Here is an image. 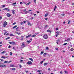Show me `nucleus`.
<instances>
[{"label":"nucleus","mask_w":74,"mask_h":74,"mask_svg":"<svg viewBox=\"0 0 74 74\" xmlns=\"http://www.w3.org/2000/svg\"><path fill=\"white\" fill-rule=\"evenodd\" d=\"M43 38L45 39H47L48 38V36L47 35H44L43 36Z\"/></svg>","instance_id":"f03ea898"},{"label":"nucleus","mask_w":74,"mask_h":74,"mask_svg":"<svg viewBox=\"0 0 74 74\" xmlns=\"http://www.w3.org/2000/svg\"><path fill=\"white\" fill-rule=\"evenodd\" d=\"M5 7V5H2V7H3V8L4 7Z\"/></svg>","instance_id":"c03bdc74"},{"label":"nucleus","mask_w":74,"mask_h":74,"mask_svg":"<svg viewBox=\"0 0 74 74\" xmlns=\"http://www.w3.org/2000/svg\"><path fill=\"white\" fill-rule=\"evenodd\" d=\"M10 38L9 37H8L7 38H6L5 40H8V39H10Z\"/></svg>","instance_id":"f3484780"},{"label":"nucleus","mask_w":74,"mask_h":74,"mask_svg":"<svg viewBox=\"0 0 74 74\" xmlns=\"http://www.w3.org/2000/svg\"><path fill=\"white\" fill-rule=\"evenodd\" d=\"M3 10V11H6V10H8V11H10V9L7 8H5Z\"/></svg>","instance_id":"20e7f679"},{"label":"nucleus","mask_w":74,"mask_h":74,"mask_svg":"<svg viewBox=\"0 0 74 74\" xmlns=\"http://www.w3.org/2000/svg\"><path fill=\"white\" fill-rule=\"evenodd\" d=\"M27 64H32V62L31 61H28V62H27Z\"/></svg>","instance_id":"39448f33"},{"label":"nucleus","mask_w":74,"mask_h":74,"mask_svg":"<svg viewBox=\"0 0 74 74\" xmlns=\"http://www.w3.org/2000/svg\"><path fill=\"white\" fill-rule=\"evenodd\" d=\"M29 59L32 61V62H33V60L32 58H30Z\"/></svg>","instance_id":"2eb2a0df"},{"label":"nucleus","mask_w":74,"mask_h":74,"mask_svg":"<svg viewBox=\"0 0 74 74\" xmlns=\"http://www.w3.org/2000/svg\"><path fill=\"white\" fill-rule=\"evenodd\" d=\"M20 68H21V67H22V66L21 65H19Z\"/></svg>","instance_id":"a19ab883"},{"label":"nucleus","mask_w":74,"mask_h":74,"mask_svg":"<svg viewBox=\"0 0 74 74\" xmlns=\"http://www.w3.org/2000/svg\"><path fill=\"white\" fill-rule=\"evenodd\" d=\"M62 73H63V72H62V71H61L60 72V74H62Z\"/></svg>","instance_id":"0e129e2a"},{"label":"nucleus","mask_w":74,"mask_h":74,"mask_svg":"<svg viewBox=\"0 0 74 74\" xmlns=\"http://www.w3.org/2000/svg\"><path fill=\"white\" fill-rule=\"evenodd\" d=\"M1 58H3V59H5V57H4V56H2Z\"/></svg>","instance_id":"cd10ccee"},{"label":"nucleus","mask_w":74,"mask_h":74,"mask_svg":"<svg viewBox=\"0 0 74 74\" xmlns=\"http://www.w3.org/2000/svg\"><path fill=\"white\" fill-rule=\"evenodd\" d=\"M26 46H25V43L23 42L21 45V48H24V47H25Z\"/></svg>","instance_id":"7ed1b4c3"},{"label":"nucleus","mask_w":74,"mask_h":74,"mask_svg":"<svg viewBox=\"0 0 74 74\" xmlns=\"http://www.w3.org/2000/svg\"><path fill=\"white\" fill-rule=\"evenodd\" d=\"M0 60L2 62H3V61H4V60H3V59H0Z\"/></svg>","instance_id":"393cba45"},{"label":"nucleus","mask_w":74,"mask_h":74,"mask_svg":"<svg viewBox=\"0 0 74 74\" xmlns=\"http://www.w3.org/2000/svg\"><path fill=\"white\" fill-rule=\"evenodd\" d=\"M6 53V51H3L1 52V54H3V53Z\"/></svg>","instance_id":"4468645a"},{"label":"nucleus","mask_w":74,"mask_h":74,"mask_svg":"<svg viewBox=\"0 0 74 74\" xmlns=\"http://www.w3.org/2000/svg\"><path fill=\"white\" fill-rule=\"evenodd\" d=\"M27 42L28 44H29V43H30L31 41L30 40H27Z\"/></svg>","instance_id":"a211bd4d"},{"label":"nucleus","mask_w":74,"mask_h":74,"mask_svg":"<svg viewBox=\"0 0 74 74\" xmlns=\"http://www.w3.org/2000/svg\"><path fill=\"white\" fill-rule=\"evenodd\" d=\"M48 71H50L51 70V69H50V68H49L48 69Z\"/></svg>","instance_id":"6e6d98bb"},{"label":"nucleus","mask_w":74,"mask_h":74,"mask_svg":"<svg viewBox=\"0 0 74 74\" xmlns=\"http://www.w3.org/2000/svg\"><path fill=\"white\" fill-rule=\"evenodd\" d=\"M34 1V2L35 3H36V0H33Z\"/></svg>","instance_id":"49530a36"},{"label":"nucleus","mask_w":74,"mask_h":74,"mask_svg":"<svg viewBox=\"0 0 74 74\" xmlns=\"http://www.w3.org/2000/svg\"><path fill=\"white\" fill-rule=\"evenodd\" d=\"M36 35L34 34L32 36H31V37H36Z\"/></svg>","instance_id":"412c9836"},{"label":"nucleus","mask_w":74,"mask_h":74,"mask_svg":"<svg viewBox=\"0 0 74 74\" xmlns=\"http://www.w3.org/2000/svg\"><path fill=\"white\" fill-rule=\"evenodd\" d=\"M35 34H36V35H37L38 34H39V33L38 32H37V33H35Z\"/></svg>","instance_id":"7c9ffc66"},{"label":"nucleus","mask_w":74,"mask_h":74,"mask_svg":"<svg viewBox=\"0 0 74 74\" xmlns=\"http://www.w3.org/2000/svg\"><path fill=\"white\" fill-rule=\"evenodd\" d=\"M15 24H16V22H15V23H13V25H15Z\"/></svg>","instance_id":"864d4df0"},{"label":"nucleus","mask_w":74,"mask_h":74,"mask_svg":"<svg viewBox=\"0 0 74 74\" xmlns=\"http://www.w3.org/2000/svg\"><path fill=\"white\" fill-rule=\"evenodd\" d=\"M24 27H21V29H23V30H24Z\"/></svg>","instance_id":"603ef678"},{"label":"nucleus","mask_w":74,"mask_h":74,"mask_svg":"<svg viewBox=\"0 0 74 74\" xmlns=\"http://www.w3.org/2000/svg\"><path fill=\"white\" fill-rule=\"evenodd\" d=\"M15 42H12V45H15Z\"/></svg>","instance_id":"dca6fc26"},{"label":"nucleus","mask_w":74,"mask_h":74,"mask_svg":"<svg viewBox=\"0 0 74 74\" xmlns=\"http://www.w3.org/2000/svg\"><path fill=\"white\" fill-rule=\"evenodd\" d=\"M41 70H38L37 71V72H40Z\"/></svg>","instance_id":"a18cd8bd"},{"label":"nucleus","mask_w":74,"mask_h":74,"mask_svg":"<svg viewBox=\"0 0 74 74\" xmlns=\"http://www.w3.org/2000/svg\"><path fill=\"white\" fill-rule=\"evenodd\" d=\"M12 70L13 71H14V70H15L16 69L15 68H13Z\"/></svg>","instance_id":"f704fd0d"},{"label":"nucleus","mask_w":74,"mask_h":74,"mask_svg":"<svg viewBox=\"0 0 74 74\" xmlns=\"http://www.w3.org/2000/svg\"><path fill=\"white\" fill-rule=\"evenodd\" d=\"M48 64V63H45L44 64V66H46Z\"/></svg>","instance_id":"1a4fd4ad"},{"label":"nucleus","mask_w":74,"mask_h":74,"mask_svg":"<svg viewBox=\"0 0 74 74\" xmlns=\"http://www.w3.org/2000/svg\"><path fill=\"white\" fill-rule=\"evenodd\" d=\"M71 21L70 20H68V24H70V22Z\"/></svg>","instance_id":"5701e85b"},{"label":"nucleus","mask_w":74,"mask_h":74,"mask_svg":"<svg viewBox=\"0 0 74 74\" xmlns=\"http://www.w3.org/2000/svg\"><path fill=\"white\" fill-rule=\"evenodd\" d=\"M48 15H49V14L48 13H47V14H46L45 15V17H47V16H48Z\"/></svg>","instance_id":"9d476101"},{"label":"nucleus","mask_w":74,"mask_h":74,"mask_svg":"<svg viewBox=\"0 0 74 74\" xmlns=\"http://www.w3.org/2000/svg\"><path fill=\"white\" fill-rule=\"evenodd\" d=\"M16 4V3H13V5H15V4Z\"/></svg>","instance_id":"79ce46f5"},{"label":"nucleus","mask_w":74,"mask_h":74,"mask_svg":"<svg viewBox=\"0 0 74 74\" xmlns=\"http://www.w3.org/2000/svg\"><path fill=\"white\" fill-rule=\"evenodd\" d=\"M45 20H46V21H48V18H45Z\"/></svg>","instance_id":"13d9d810"},{"label":"nucleus","mask_w":74,"mask_h":74,"mask_svg":"<svg viewBox=\"0 0 74 74\" xmlns=\"http://www.w3.org/2000/svg\"><path fill=\"white\" fill-rule=\"evenodd\" d=\"M10 67H14V65H10Z\"/></svg>","instance_id":"c756f323"},{"label":"nucleus","mask_w":74,"mask_h":74,"mask_svg":"<svg viewBox=\"0 0 74 74\" xmlns=\"http://www.w3.org/2000/svg\"><path fill=\"white\" fill-rule=\"evenodd\" d=\"M67 43H66L64 44L63 45H67Z\"/></svg>","instance_id":"a878e982"},{"label":"nucleus","mask_w":74,"mask_h":74,"mask_svg":"<svg viewBox=\"0 0 74 74\" xmlns=\"http://www.w3.org/2000/svg\"><path fill=\"white\" fill-rule=\"evenodd\" d=\"M70 40V38H69V39H68L67 40V41L68 42V41H69Z\"/></svg>","instance_id":"473e14b6"},{"label":"nucleus","mask_w":74,"mask_h":74,"mask_svg":"<svg viewBox=\"0 0 74 74\" xmlns=\"http://www.w3.org/2000/svg\"><path fill=\"white\" fill-rule=\"evenodd\" d=\"M12 69H13V68H11V69H10V70H11V71H12L13 70Z\"/></svg>","instance_id":"680f3d73"},{"label":"nucleus","mask_w":74,"mask_h":74,"mask_svg":"<svg viewBox=\"0 0 74 74\" xmlns=\"http://www.w3.org/2000/svg\"><path fill=\"white\" fill-rule=\"evenodd\" d=\"M15 33H16V34H18V35H20V34H21V33H18L17 32H15Z\"/></svg>","instance_id":"6e6552de"},{"label":"nucleus","mask_w":74,"mask_h":74,"mask_svg":"<svg viewBox=\"0 0 74 74\" xmlns=\"http://www.w3.org/2000/svg\"><path fill=\"white\" fill-rule=\"evenodd\" d=\"M43 62H44L43 61H42L41 62H40V64H42V63H43Z\"/></svg>","instance_id":"8fccbe9b"},{"label":"nucleus","mask_w":74,"mask_h":74,"mask_svg":"<svg viewBox=\"0 0 74 74\" xmlns=\"http://www.w3.org/2000/svg\"><path fill=\"white\" fill-rule=\"evenodd\" d=\"M27 13H29V11H26L25 12V14H27Z\"/></svg>","instance_id":"f8f14e48"},{"label":"nucleus","mask_w":74,"mask_h":74,"mask_svg":"<svg viewBox=\"0 0 74 74\" xmlns=\"http://www.w3.org/2000/svg\"><path fill=\"white\" fill-rule=\"evenodd\" d=\"M7 33V32H5L4 34V35H5Z\"/></svg>","instance_id":"72a5a7b5"},{"label":"nucleus","mask_w":74,"mask_h":74,"mask_svg":"<svg viewBox=\"0 0 74 74\" xmlns=\"http://www.w3.org/2000/svg\"><path fill=\"white\" fill-rule=\"evenodd\" d=\"M8 61H5L4 62V63H8Z\"/></svg>","instance_id":"bb28decb"},{"label":"nucleus","mask_w":74,"mask_h":74,"mask_svg":"<svg viewBox=\"0 0 74 74\" xmlns=\"http://www.w3.org/2000/svg\"><path fill=\"white\" fill-rule=\"evenodd\" d=\"M30 4V2H29V3H27L26 4V5H29Z\"/></svg>","instance_id":"6ab92c4d"},{"label":"nucleus","mask_w":74,"mask_h":74,"mask_svg":"<svg viewBox=\"0 0 74 74\" xmlns=\"http://www.w3.org/2000/svg\"><path fill=\"white\" fill-rule=\"evenodd\" d=\"M63 14H64V13H63ZM61 15H62V16H64V15H65V14H61Z\"/></svg>","instance_id":"c85d7f7f"},{"label":"nucleus","mask_w":74,"mask_h":74,"mask_svg":"<svg viewBox=\"0 0 74 74\" xmlns=\"http://www.w3.org/2000/svg\"><path fill=\"white\" fill-rule=\"evenodd\" d=\"M48 27V25H46L45 26V27L46 29L47 28V27Z\"/></svg>","instance_id":"aec40b11"},{"label":"nucleus","mask_w":74,"mask_h":74,"mask_svg":"<svg viewBox=\"0 0 74 74\" xmlns=\"http://www.w3.org/2000/svg\"><path fill=\"white\" fill-rule=\"evenodd\" d=\"M10 36H12V34H10Z\"/></svg>","instance_id":"bf43d9fd"},{"label":"nucleus","mask_w":74,"mask_h":74,"mask_svg":"<svg viewBox=\"0 0 74 74\" xmlns=\"http://www.w3.org/2000/svg\"><path fill=\"white\" fill-rule=\"evenodd\" d=\"M46 49H47V50H48V49H49L48 48V47H46Z\"/></svg>","instance_id":"09e8293b"},{"label":"nucleus","mask_w":74,"mask_h":74,"mask_svg":"<svg viewBox=\"0 0 74 74\" xmlns=\"http://www.w3.org/2000/svg\"><path fill=\"white\" fill-rule=\"evenodd\" d=\"M8 47V48H11V46L9 45Z\"/></svg>","instance_id":"de8ad7c7"},{"label":"nucleus","mask_w":74,"mask_h":74,"mask_svg":"<svg viewBox=\"0 0 74 74\" xmlns=\"http://www.w3.org/2000/svg\"><path fill=\"white\" fill-rule=\"evenodd\" d=\"M74 50V49L73 48H72L71 49V51H73Z\"/></svg>","instance_id":"b1692460"},{"label":"nucleus","mask_w":74,"mask_h":74,"mask_svg":"<svg viewBox=\"0 0 74 74\" xmlns=\"http://www.w3.org/2000/svg\"><path fill=\"white\" fill-rule=\"evenodd\" d=\"M2 44V42H0V44Z\"/></svg>","instance_id":"69168bd1"},{"label":"nucleus","mask_w":74,"mask_h":74,"mask_svg":"<svg viewBox=\"0 0 74 74\" xmlns=\"http://www.w3.org/2000/svg\"><path fill=\"white\" fill-rule=\"evenodd\" d=\"M57 8V7L56 6V5L55 7L54 8L55 9H56Z\"/></svg>","instance_id":"4c0bfd02"},{"label":"nucleus","mask_w":74,"mask_h":74,"mask_svg":"<svg viewBox=\"0 0 74 74\" xmlns=\"http://www.w3.org/2000/svg\"><path fill=\"white\" fill-rule=\"evenodd\" d=\"M47 32H48L49 33H51V31H50L48 29L47 30Z\"/></svg>","instance_id":"ddd939ff"},{"label":"nucleus","mask_w":74,"mask_h":74,"mask_svg":"<svg viewBox=\"0 0 74 74\" xmlns=\"http://www.w3.org/2000/svg\"><path fill=\"white\" fill-rule=\"evenodd\" d=\"M2 19V17L1 16H0V20H1Z\"/></svg>","instance_id":"ea45409f"},{"label":"nucleus","mask_w":74,"mask_h":74,"mask_svg":"<svg viewBox=\"0 0 74 74\" xmlns=\"http://www.w3.org/2000/svg\"><path fill=\"white\" fill-rule=\"evenodd\" d=\"M72 5H74V3H72Z\"/></svg>","instance_id":"774afa93"},{"label":"nucleus","mask_w":74,"mask_h":74,"mask_svg":"<svg viewBox=\"0 0 74 74\" xmlns=\"http://www.w3.org/2000/svg\"><path fill=\"white\" fill-rule=\"evenodd\" d=\"M9 44H12V42H9Z\"/></svg>","instance_id":"e433bc0d"},{"label":"nucleus","mask_w":74,"mask_h":74,"mask_svg":"<svg viewBox=\"0 0 74 74\" xmlns=\"http://www.w3.org/2000/svg\"><path fill=\"white\" fill-rule=\"evenodd\" d=\"M11 14H10L8 13H7V16L8 17H10V16H11Z\"/></svg>","instance_id":"0eeeda50"},{"label":"nucleus","mask_w":74,"mask_h":74,"mask_svg":"<svg viewBox=\"0 0 74 74\" xmlns=\"http://www.w3.org/2000/svg\"><path fill=\"white\" fill-rule=\"evenodd\" d=\"M23 22L21 23V25H23Z\"/></svg>","instance_id":"5fc2aeb1"},{"label":"nucleus","mask_w":74,"mask_h":74,"mask_svg":"<svg viewBox=\"0 0 74 74\" xmlns=\"http://www.w3.org/2000/svg\"><path fill=\"white\" fill-rule=\"evenodd\" d=\"M17 27V25H15L14 27H13V29H15L16 27Z\"/></svg>","instance_id":"4be33fe9"},{"label":"nucleus","mask_w":74,"mask_h":74,"mask_svg":"<svg viewBox=\"0 0 74 74\" xmlns=\"http://www.w3.org/2000/svg\"><path fill=\"white\" fill-rule=\"evenodd\" d=\"M7 67V65H1V67Z\"/></svg>","instance_id":"423d86ee"},{"label":"nucleus","mask_w":74,"mask_h":74,"mask_svg":"<svg viewBox=\"0 0 74 74\" xmlns=\"http://www.w3.org/2000/svg\"><path fill=\"white\" fill-rule=\"evenodd\" d=\"M58 42H60V40H58Z\"/></svg>","instance_id":"4d7b16f0"},{"label":"nucleus","mask_w":74,"mask_h":74,"mask_svg":"<svg viewBox=\"0 0 74 74\" xmlns=\"http://www.w3.org/2000/svg\"><path fill=\"white\" fill-rule=\"evenodd\" d=\"M58 28H56V30H58Z\"/></svg>","instance_id":"3c124183"},{"label":"nucleus","mask_w":74,"mask_h":74,"mask_svg":"<svg viewBox=\"0 0 74 74\" xmlns=\"http://www.w3.org/2000/svg\"><path fill=\"white\" fill-rule=\"evenodd\" d=\"M34 18L33 17H32L31 18H30V19H31V20H32V19H33Z\"/></svg>","instance_id":"c9c22d12"},{"label":"nucleus","mask_w":74,"mask_h":74,"mask_svg":"<svg viewBox=\"0 0 74 74\" xmlns=\"http://www.w3.org/2000/svg\"><path fill=\"white\" fill-rule=\"evenodd\" d=\"M3 26L4 27H5L7 25V22L6 21H4L3 23Z\"/></svg>","instance_id":"f257e3e1"},{"label":"nucleus","mask_w":74,"mask_h":74,"mask_svg":"<svg viewBox=\"0 0 74 74\" xmlns=\"http://www.w3.org/2000/svg\"><path fill=\"white\" fill-rule=\"evenodd\" d=\"M23 61V60H20V62H22Z\"/></svg>","instance_id":"338daca9"},{"label":"nucleus","mask_w":74,"mask_h":74,"mask_svg":"<svg viewBox=\"0 0 74 74\" xmlns=\"http://www.w3.org/2000/svg\"><path fill=\"white\" fill-rule=\"evenodd\" d=\"M55 49H56V50H58V48H56Z\"/></svg>","instance_id":"052dcab7"},{"label":"nucleus","mask_w":74,"mask_h":74,"mask_svg":"<svg viewBox=\"0 0 74 74\" xmlns=\"http://www.w3.org/2000/svg\"><path fill=\"white\" fill-rule=\"evenodd\" d=\"M65 73H66V74H67V72L66 71H64Z\"/></svg>","instance_id":"37998d69"},{"label":"nucleus","mask_w":74,"mask_h":74,"mask_svg":"<svg viewBox=\"0 0 74 74\" xmlns=\"http://www.w3.org/2000/svg\"><path fill=\"white\" fill-rule=\"evenodd\" d=\"M28 37H30L31 36V34H29L28 36Z\"/></svg>","instance_id":"58836bf2"},{"label":"nucleus","mask_w":74,"mask_h":74,"mask_svg":"<svg viewBox=\"0 0 74 74\" xmlns=\"http://www.w3.org/2000/svg\"><path fill=\"white\" fill-rule=\"evenodd\" d=\"M44 53V51H42L40 53V55H42Z\"/></svg>","instance_id":"2f4dec72"},{"label":"nucleus","mask_w":74,"mask_h":74,"mask_svg":"<svg viewBox=\"0 0 74 74\" xmlns=\"http://www.w3.org/2000/svg\"><path fill=\"white\" fill-rule=\"evenodd\" d=\"M23 22L24 23H26V21H23Z\"/></svg>","instance_id":"e2e57ef3"},{"label":"nucleus","mask_w":74,"mask_h":74,"mask_svg":"<svg viewBox=\"0 0 74 74\" xmlns=\"http://www.w3.org/2000/svg\"><path fill=\"white\" fill-rule=\"evenodd\" d=\"M12 13L13 14H15V10H12Z\"/></svg>","instance_id":"9b49d317"}]
</instances>
